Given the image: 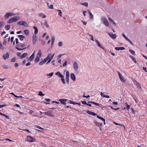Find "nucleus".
Masks as SVG:
<instances>
[{"label":"nucleus","mask_w":147,"mask_h":147,"mask_svg":"<svg viewBox=\"0 0 147 147\" xmlns=\"http://www.w3.org/2000/svg\"><path fill=\"white\" fill-rule=\"evenodd\" d=\"M3 67L4 69H7L8 66L6 65H4L3 66Z\"/></svg>","instance_id":"obj_61"},{"label":"nucleus","mask_w":147,"mask_h":147,"mask_svg":"<svg viewBox=\"0 0 147 147\" xmlns=\"http://www.w3.org/2000/svg\"><path fill=\"white\" fill-rule=\"evenodd\" d=\"M66 71V76H65V80L67 81V82L68 84L69 83V73L68 71H66L65 70L64 71V72Z\"/></svg>","instance_id":"obj_6"},{"label":"nucleus","mask_w":147,"mask_h":147,"mask_svg":"<svg viewBox=\"0 0 147 147\" xmlns=\"http://www.w3.org/2000/svg\"><path fill=\"white\" fill-rule=\"evenodd\" d=\"M21 53L18 52V53H17V55L18 56H20H20H21V55H21Z\"/></svg>","instance_id":"obj_54"},{"label":"nucleus","mask_w":147,"mask_h":147,"mask_svg":"<svg viewBox=\"0 0 147 147\" xmlns=\"http://www.w3.org/2000/svg\"><path fill=\"white\" fill-rule=\"evenodd\" d=\"M71 78L73 81H75L76 79V76L74 73H71L70 75Z\"/></svg>","instance_id":"obj_13"},{"label":"nucleus","mask_w":147,"mask_h":147,"mask_svg":"<svg viewBox=\"0 0 147 147\" xmlns=\"http://www.w3.org/2000/svg\"><path fill=\"white\" fill-rule=\"evenodd\" d=\"M45 25H46V26L47 27H49V25L48 24L47 21H46L45 22Z\"/></svg>","instance_id":"obj_48"},{"label":"nucleus","mask_w":147,"mask_h":147,"mask_svg":"<svg viewBox=\"0 0 147 147\" xmlns=\"http://www.w3.org/2000/svg\"><path fill=\"white\" fill-rule=\"evenodd\" d=\"M61 79V80L62 81V83L63 84H65V80L64 78V76L62 75L60 77Z\"/></svg>","instance_id":"obj_15"},{"label":"nucleus","mask_w":147,"mask_h":147,"mask_svg":"<svg viewBox=\"0 0 147 147\" xmlns=\"http://www.w3.org/2000/svg\"><path fill=\"white\" fill-rule=\"evenodd\" d=\"M94 41L96 42V45L100 48L104 49V48L100 44L99 42L98 41V40L95 39H94Z\"/></svg>","instance_id":"obj_11"},{"label":"nucleus","mask_w":147,"mask_h":147,"mask_svg":"<svg viewBox=\"0 0 147 147\" xmlns=\"http://www.w3.org/2000/svg\"><path fill=\"white\" fill-rule=\"evenodd\" d=\"M108 34L113 39H115L117 37V36L115 34L108 32Z\"/></svg>","instance_id":"obj_9"},{"label":"nucleus","mask_w":147,"mask_h":147,"mask_svg":"<svg viewBox=\"0 0 147 147\" xmlns=\"http://www.w3.org/2000/svg\"><path fill=\"white\" fill-rule=\"evenodd\" d=\"M100 95L102 97H105V95L102 92H101Z\"/></svg>","instance_id":"obj_51"},{"label":"nucleus","mask_w":147,"mask_h":147,"mask_svg":"<svg viewBox=\"0 0 147 147\" xmlns=\"http://www.w3.org/2000/svg\"><path fill=\"white\" fill-rule=\"evenodd\" d=\"M36 127L37 128H38L40 129H41V130H43V128L41 127H40L39 126H37Z\"/></svg>","instance_id":"obj_60"},{"label":"nucleus","mask_w":147,"mask_h":147,"mask_svg":"<svg viewBox=\"0 0 147 147\" xmlns=\"http://www.w3.org/2000/svg\"><path fill=\"white\" fill-rule=\"evenodd\" d=\"M42 55L41 51L40 49L38 50V52L36 55V57L34 60L35 63L38 62L40 59V58L41 57Z\"/></svg>","instance_id":"obj_1"},{"label":"nucleus","mask_w":147,"mask_h":147,"mask_svg":"<svg viewBox=\"0 0 147 147\" xmlns=\"http://www.w3.org/2000/svg\"><path fill=\"white\" fill-rule=\"evenodd\" d=\"M47 6L50 9H53V5L51 4L49 5V3H47Z\"/></svg>","instance_id":"obj_20"},{"label":"nucleus","mask_w":147,"mask_h":147,"mask_svg":"<svg viewBox=\"0 0 147 147\" xmlns=\"http://www.w3.org/2000/svg\"><path fill=\"white\" fill-rule=\"evenodd\" d=\"M20 19L19 16H16L9 19L7 21L8 23H10L12 22H16L19 20Z\"/></svg>","instance_id":"obj_2"},{"label":"nucleus","mask_w":147,"mask_h":147,"mask_svg":"<svg viewBox=\"0 0 147 147\" xmlns=\"http://www.w3.org/2000/svg\"><path fill=\"white\" fill-rule=\"evenodd\" d=\"M8 13L9 15V16H13L15 15V14L11 13Z\"/></svg>","instance_id":"obj_41"},{"label":"nucleus","mask_w":147,"mask_h":147,"mask_svg":"<svg viewBox=\"0 0 147 147\" xmlns=\"http://www.w3.org/2000/svg\"><path fill=\"white\" fill-rule=\"evenodd\" d=\"M87 112L88 114L90 115H92V112L89 111H87Z\"/></svg>","instance_id":"obj_56"},{"label":"nucleus","mask_w":147,"mask_h":147,"mask_svg":"<svg viewBox=\"0 0 147 147\" xmlns=\"http://www.w3.org/2000/svg\"><path fill=\"white\" fill-rule=\"evenodd\" d=\"M28 53H23L21 56H20V59H22L26 57L28 55Z\"/></svg>","instance_id":"obj_21"},{"label":"nucleus","mask_w":147,"mask_h":147,"mask_svg":"<svg viewBox=\"0 0 147 147\" xmlns=\"http://www.w3.org/2000/svg\"><path fill=\"white\" fill-rule=\"evenodd\" d=\"M118 75L121 81L123 82H125L126 80L124 78L120 72L118 73Z\"/></svg>","instance_id":"obj_8"},{"label":"nucleus","mask_w":147,"mask_h":147,"mask_svg":"<svg viewBox=\"0 0 147 147\" xmlns=\"http://www.w3.org/2000/svg\"><path fill=\"white\" fill-rule=\"evenodd\" d=\"M45 100L47 102H49L50 100V99H49L45 98Z\"/></svg>","instance_id":"obj_55"},{"label":"nucleus","mask_w":147,"mask_h":147,"mask_svg":"<svg viewBox=\"0 0 147 147\" xmlns=\"http://www.w3.org/2000/svg\"><path fill=\"white\" fill-rule=\"evenodd\" d=\"M57 11L59 12L58 15L59 16H62V11L61 10L57 9Z\"/></svg>","instance_id":"obj_34"},{"label":"nucleus","mask_w":147,"mask_h":147,"mask_svg":"<svg viewBox=\"0 0 147 147\" xmlns=\"http://www.w3.org/2000/svg\"><path fill=\"white\" fill-rule=\"evenodd\" d=\"M55 74L58 76L59 77L62 75L59 71L55 73Z\"/></svg>","instance_id":"obj_29"},{"label":"nucleus","mask_w":147,"mask_h":147,"mask_svg":"<svg viewBox=\"0 0 147 147\" xmlns=\"http://www.w3.org/2000/svg\"><path fill=\"white\" fill-rule=\"evenodd\" d=\"M26 140L28 142H32L35 141V139L31 136H27Z\"/></svg>","instance_id":"obj_7"},{"label":"nucleus","mask_w":147,"mask_h":147,"mask_svg":"<svg viewBox=\"0 0 147 147\" xmlns=\"http://www.w3.org/2000/svg\"><path fill=\"white\" fill-rule=\"evenodd\" d=\"M129 57L131 59L134 61V62L135 63H137L136 61L135 58L133 56L131 55L129 56Z\"/></svg>","instance_id":"obj_26"},{"label":"nucleus","mask_w":147,"mask_h":147,"mask_svg":"<svg viewBox=\"0 0 147 147\" xmlns=\"http://www.w3.org/2000/svg\"><path fill=\"white\" fill-rule=\"evenodd\" d=\"M30 64H31V63L30 62H28V63H27L26 64V65L27 66H28L30 65Z\"/></svg>","instance_id":"obj_64"},{"label":"nucleus","mask_w":147,"mask_h":147,"mask_svg":"<svg viewBox=\"0 0 147 147\" xmlns=\"http://www.w3.org/2000/svg\"><path fill=\"white\" fill-rule=\"evenodd\" d=\"M9 17V16L8 13H7L5 16V19L8 18Z\"/></svg>","instance_id":"obj_37"},{"label":"nucleus","mask_w":147,"mask_h":147,"mask_svg":"<svg viewBox=\"0 0 147 147\" xmlns=\"http://www.w3.org/2000/svg\"><path fill=\"white\" fill-rule=\"evenodd\" d=\"M54 74V72H51L50 74H46V75L47 76H49L50 77L52 76Z\"/></svg>","instance_id":"obj_31"},{"label":"nucleus","mask_w":147,"mask_h":147,"mask_svg":"<svg viewBox=\"0 0 147 147\" xmlns=\"http://www.w3.org/2000/svg\"><path fill=\"white\" fill-rule=\"evenodd\" d=\"M133 82L135 83V84L136 85L137 83H138V82H137V81L135 80H133Z\"/></svg>","instance_id":"obj_59"},{"label":"nucleus","mask_w":147,"mask_h":147,"mask_svg":"<svg viewBox=\"0 0 147 147\" xmlns=\"http://www.w3.org/2000/svg\"><path fill=\"white\" fill-rule=\"evenodd\" d=\"M18 37L21 40H23L25 38V37L22 35H19L18 36Z\"/></svg>","instance_id":"obj_22"},{"label":"nucleus","mask_w":147,"mask_h":147,"mask_svg":"<svg viewBox=\"0 0 147 147\" xmlns=\"http://www.w3.org/2000/svg\"><path fill=\"white\" fill-rule=\"evenodd\" d=\"M67 63V61H65V62L63 63V67H64L65 66Z\"/></svg>","instance_id":"obj_39"},{"label":"nucleus","mask_w":147,"mask_h":147,"mask_svg":"<svg viewBox=\"0 0 147 147\" xmlns=\"http://www.w3.org/2000/svg\"><path fill=\"white\" fill-rule=\"evenodd\" d=\"M63 45V43L62 42H59L58 43V46L59 47H61Z\"/></svg>","instance_id":"obj_35"},{"label":"nucleus","mask_w":147,"mask_h":147,"mask_svg":"<svg viewBox=\"0 0 147 147\" xmlns=\"http://www.w3.org/2000/svg\"><path fill=\"white\" fill-rule=\"evenodd\" d=\"M109 20L110 22L111 23H112L115 26L117 24L115 22H114V21L113 19L110 18H109Z\"/></svg>","instance_id":"obj_19"},{"label":"nucleus","mask_w":147,"mask_h":147,"mask_svg":"<svg viewBox=\"0 0 147 147\" xmlns=\"http://www.w3.org/2000/svg\"><path fill=\"white\" fill-rule=\"evenodd\" d=\"M122 35L123 36L124 38L126 40L128 38L126 37V36H125V35L124 34H122Z\"/></svg>","instance_id":"obj_50"},{"label":"nucleus","mask_w":147,"mask_h":147,"mask_svg":"<svg viewBox=\"0 0 147 147\" xmlns=\"http://www.w3.org/2000/svg\"><path fill=\"white\" fill-rule=\"evenodd\" d=\"M34 55H32L29 57H27V58L28 59V61H32L34 58Z\"/></svg>","instance_id":"obj_12"},{"label":"nucleus","mask_w":147,"mask_h":147,"mask_svg":"<svg viewBox=\"0 0 147 147\" xmlns=\"http://www.w3.org/2000/svg\"><path fill=\"white\" fill-rule=\"evenodd\" d=\"M73 68L74 70L76 72L78 71V64L77 62L76 61H75L73 63Z\"/></svg>","instance_id":"obj_4"},{"label":"nucleus","mask_w":147,"mask_h":147,"mask_svg":"<svg viewBox=\"0 0 147 147\" xmlns=\"http://www.w3.org/2000/svg\"><path fill=\"white\" fill-rule=\"evenodd\" d=\"M67 100L66 99H61L59 100V101L61 104H66V101Z\"/></svg>","instance_id":"obj_17"},{"label":"nucleus","mask_w":147,"mask_h":147,"mask_svg":"<svg viewBox=\"0 0 147 147\" xmlns=\"http://www.w3.org/2000/svg\"><path fill=\"white\" fill-rule=\"evenodd\" d=\"M89 35L91 37V39L93 41H94V39L93 36L90 34H89Z\"/></svg>","instance_id":"obj_43"},{"label":"nucleus","mask_w":147,"mask_h":147,"mask_svg":"<svg viewBox=\"0 0 147 147\" xmlns=\"http://www.w3.org/2000/svg\"><path fill=\"white\" fill-rule=\"evenodd\" d=\"M82 104H86L87 105V103H86V101H82Z\"/></svg>","instance_id":"obj_57"},{"label":"nucleus","mask_w":147,"mask_h":147,"mask_svg":"<svg viewBox=\"0 0 147 147\" xmlns=\"http://www.w3.org/2000/svg\"><path fill=\"white\" fill-rule=\"evenodd\" d=\"M9 57V54L7 53L5 54H4L3 56V58L4 59H6Z\"/></svg>","instance_id":"obj_14"},{"label":"nucleus","mask_w":147,"mask_h":147,"mask_svg":"<svg viewBox=\"0 0 147 147\" xmlns=\"http://www.w3.org/2000/svg\"><path fill=\"white\" fill-rule=\"evenodd\" d=\"M10 25H8L5 26V28L7 30H8L10 29Z\"/></svg>","instance_id":"obj_27"},{"label":"nucleus","mask_w":147,"mask_h":147,"mask_svg":"<svg viewBox=\"0 0 147 147\" xmlns=\"http://www.w3.org/2000/svg\"><path fill=\"white\" fill-rule=\"evenodd\" d=\"M82 5H84L86 7H87L88 6V4L87 3H82Z\"/></svg>","instance_id":"obj_46"},{"label":"nucleus","mask_w":147,"mask_h":147,"mask_svg":"<svg viewBox=\"0 0 147 147\" xmlns=\"http://www.w3.org/2000/svg\"><path fill=\"white\" fill-rule=\"evenodd\" d=\"M0 48L2 49H4V47L2 45V43L0 42Z\"/></svg>","instance_id":"obj_45"},{"label":"nucleus","mask_w":147,"mask_h":147,"mask_svg":"<svg viewBox=\"0 0 147 147\" xmlns=\"http://www.w3.org/2000/svg\"><path fill=\"white\" fill-rule=\"evenodd\" d=\"M33 28L34 30V33L35 34V35H36L38 33V30L37 27L36 26L34 27Z\"/></svg>","instance_id":"obj_25"},{"label":"nucleus","mask_w":147,"mask_h":147,"mask_svg":"<svg viewBox=\"0 0 147 147\" xmlns=\"http://www.w3.org/2000/svg\"><path fill=\"white\" fill-rule=\"evenodd\" d=\"M44 113L46 115H51V113H49L48 112H45V113Z\"/></svg>","instance_id":"obj_49"},{"label":"nucleus","mask_w":147,"mask_h":147,"mask_svg":"<svg viewBox=\"0 0 147 147\" xmlns=\"http://www.w3.org/2000/svg\"><path fill=\"white\" fill-rule=\"evenodd\" d=\"M65 53H64L63 54H61V55H59L58 56V58H60L61 56H63V55H65Z\"/></svg>","instance_id":"obj_53"},{"label":"nucleus","mask_w":147,"mask_h":147,"mask_svg":"<svg viewBox=\"0 0 147 147\" xmlns=\"http://www.w3.org/2000/svg\"><path fill=\"white\" fill-rule=\"evenodd\" d=\"M129 51L133 55H136L134 51L131 49H129Z\"/></svg>","instance_id":"obj_28"},{"label":"nucleus","mask_w":147,"mask_h":147,"mask_svg":"<svg viewBox=\"0 0 147 147\" xmlns=\"http://www.w3.org/2000/svg\"><path fill=\"white\" fill-rule=\"evenodd\" d=\"M47 61L45 59L43 61L40 62L39 63V64L40 65H42L44 64Z\"/></svg>","instance_id":"obj_18"},{"label":"nucleus","mask_w":147,"mask_h":147,"mask_svg":"<svg viewBox=\"0 0 147 147\" xmlns=\"http://www.w3.org/2000/svg\"><path fill=\"white\" fill-rule=\"evenodd\" d=\"M51 58V53L47 55L46 58H45V59L47 61L48 59H50Z\"/></svg>","instance_id":"obj_23"},{"label":"nucleus","mask_w":147,"mask_h":147,"mask_svg":"<svg viewBox=\"0 0 147 147\" xmlns=\"http://www.w3.org/2000/svg\"><path fill=\"white\" fill-rule=\"evenodd\" d=\"M52 59V58H51L50 59H48V61L47 62V64H48L51 61Z\"/></svg>","instance_id":"obj_52"},{"label":"nucleus","mask_w":147,"mask_h":147,"mask_svg":"<svg viewBox=\"0 0 147 147\" xmlns=\"http://www.w3.org/2000/svg\"><path fill=\"white\" fill-rule=\"evenodd\" d=\"M55 40V37L54 36H53L51 38V41L54 42Z\"/></svg>","instance_id":"obj_47"},{"label":"nucleus","mask_w":147,"mask_h":147,"mask_svg":"<svg viewBox=\"0 0 147 147\" xmlns=\"http://www.w3.org/2000/svg\"><path fill=\"white\" fill-rule=\"evenodd\" d=\"M32 43L33 45L35 44L37 40V37L36 35H34L32 37Z\"/></svg>","instance_id":"obj_10"},{"label":"nucleus","mask_w":147,"mask_h":147,"mask_svg":"<svg viewBox=\"0 0 147 147\" xmlns=\"http://www.w3.org/2000/svg\"><path fill=\"white\" fill-rule=\"evenodd\" d=\"M101 20L104 24L107 26H109V23L107 19L106 18L104 17H102L101 18Z\"/></svg>","instance_id":"obj_3"},{"label":"nucleus","mask_w":147,"mask_h":147,"mask_svg":"<svg viewBox=\"0 0 147 147\" xmlns=\"http://www.w3.org/2000/svg\"><path fill=\"white\" fill-rule=\"evenodd\" d=\"M89 13L90 16V18H92L93 17V16L92 13L90 12H89Z\"/></svg>","instance_id":"obj_33"},{"label":"nucleus","mask_w":147,"mask_h":147,"mask_svg":"<svg viewBox=\"0 0 147 147\" xmlns=\"http://www.w3.org/2000/svg\"><path fill=\"white\" fill-rule=\"evenodd\" d=\"M139 89H140L141 88V87L140 85V84L139 83H137V84L136 85Z\"/></svg>","instance_id":"obj_40"},{"label":"nucleus","mask_w":147,"mask_h":147,"mask_svg":"<svg viewBox=\"0 0 147 147\" xmlns=\"http://www.w3.org/2000/svg\"><path fill=\"white\" fill-rule=\"evenodd\" d=\"M24 32L26 35H27L29 34V31L28 30H24Z\"/></svg>","instance_id":"obj_30"},{"label":"nucleus","mask_w":147,"mask_h":147,"mask_svg":"<svg viewBox=\"0 0 147 147\" xmlns=\"http://www.w3.org/2000/svg\"><path fill=\"white\" fill-rule=\"evenodd\" d=\"M16 60V59L15 57H13L11 60V61L12 62H15Z\"/></svg>","instance_id":"obj_36"},{"label":"nucleus","mask_w":147,"mask_h":147,"mask_svg":"<svg viewBox=\"0 0 147 147\" xmlns=\"http://www.w3.org/2000/svg\"><path fill=\"white\" fill-rule=\"evenodd\" d=\"M127 40V41H128V42L129 43H130L131 45H133V42H131V41L130 40H129L128 38V39Z\"/></svg>","instance_id":"obj_44"},{"label":"nucleus","mask_w":147,"mask_h":147,"mask_svg":"<svg viewBox=\"0 0 147 147\" xmlns=\"http://www.w3.org/2000/svg\"><path fill=\"white\" fill-rule=\"evenodd\" d=\"M14 66L15 67H17L19 66V64L18 63H15L14 64Z\"/></svg>","instance_id":"obj_63"},{"label":"nucleus","mask_w":147,"mask_h":147,"mask_svg":"<svg viewBox=\"0 0 147 147\" xmlns=\"http://www.w3.org/2000/svg\"><path fill=\"white\" fill-rule=\"evenodd\" d=\"M125 105H126V108L127 110L129 109L130 108V106L128 105L127 103H125Z\"/></svg>","instance_id":"obj_32"},{"label":"nucleus","mask_w":147,"mask_h":147,"mask_svg":"<svg viewBox=\"0 0 147 147\" xmlns=\"http://www.w3.org/2000/svg\"><path fill=\"white\" fill-rule=\"evenodd\" d=\"M38 95L42 96L44 95V94H43L42 92L41 91H40L38 93Z\"/></svg>","instance_id":"obj_38"},{"label":"nucleus","mask_w":147,"mask_h":147,"mask_svg":"<svg viewBox=\"0 0 147 147\" xmlns=\"http://www.w3.org/2000/svg\"><path fill=\"white\" fill-rule=\"evenodd\" d=\"M16 49H18L19 50H23L25 49H26V47H25L23 49H20L18 47H16Z\"/></svg>","instance_id":"obj_42"},{"label":"nucleus","mask_w":147,"mask_h":147,"mask_svg":"<svg viewBox=\"0 0 147 147\" xmlns=\"http://www.w3.org/2000/svg\"><path fill=\"white\" fill-rule=\"evenodd\" d=\"M14 40V37L12 36L11 37L10 41L11 42H13Z\"/></svg>","instance_id":"obj_58"},{"label":"nucleus","mask_w":147,"mask_h":147,"mask_svg":"<svg viewBox=\"0 0 147 147\" xmlns=\"http://www.w3.org/2000/svg\"><path fill=\"white\" fill-rule=\"evenodd\" d=\"M115 49L117 51L119 50H123L125 49V48L124 47H116L115 48Z\"/></svg>","instance_id":"obj_16"},{"label":"nucleus","mask_w":147,"mask_h":147,"mask_svg":"<svg viewBox=\"0 0 147 147\" xmlns=\"http://www.w3.org/2000/svg\"><path fill=\"white\" fill-rule=\"evenodd\" d=\"M15 41H16V44H17L18 43V38H16L15 39Z\"/></svg>","instance_id":"obj_62"},{"label":"nucleus","mask_w":147,"mask_h":147,"mask_svg":"<svg viewBox=\"0 0 147 147\" xmlns=\"http://www.w3.org/2000/svg\"><path fill=\"white\" fill-rule=\"evenodd\" d=\"M38 15L40 17L42 18H45L46 17V16L42 13H39Z\"/></svg>","instance_id":"obj_24"},{"label":"nucleus","mask_w":147,"mask_h":147,"mask_svg":"<svg viewBox=\"0 0 147 147\" xmlns=\"http://www.w3.org/2000/svg\"><path fill=\"white\" fill-rule=\"evenodd\" d=\"M18 25L21 26H24L25 27H27L28 26V23L25 21H21L18 22Z\"/></svg>","instance_id":"obj_5"}]
</instances>
